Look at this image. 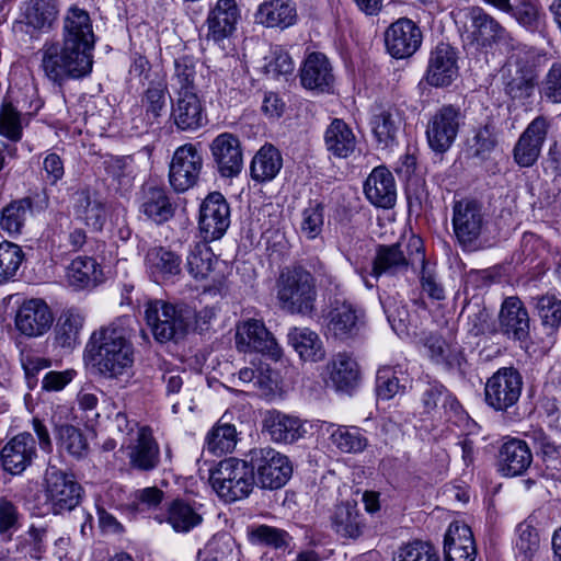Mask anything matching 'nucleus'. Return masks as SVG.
<instances>
[{
	"label": "nucleus",
	"instance_id": "obj_1",
	"mask_svg": "<svg viewBox=\"0 0 561 561\" xmlns=\"http://www.w3.org/2000/svg\"><path fill=\"white\" fill-rule=\"evenodd\" d=\"M94 44L89 13L71 7L64 19L61 41H47L38 51L44 77L58 88L87 78L93 68Z\"/></svg>",
	"mask_w": 561,
	"mask_h": 561
},
{
	"label": "nucleus",
	"instance_id": "obj_2",
	"mask_svg": "<svg viewBox=\"0 0 561 561\" xmlns=\"http://www.w3.org/2000/svg\"><path fill=\"white\" fill-rule=\"evenodd\" d=\"M85 350L104 378L117 379L134 365V346L121 320L94 331Z\"/></svg>",
	"mask_w": 561,
	"mask_h": 561
},
{
	"label": "nucleus",
	"instance_id": "obj_3",
	"mask_svg": "<svg viewBox=\"0 0 561 561\" xmlns=\"http://www.w3.org/2000/svg\"><path fill=\"white\" fill-rule=\"evenodd\" d=\"M277 299L283 310L291 314H310L317 299L316 280L301 266L285 268L276 282Z\"/></svg>",
	"mask_w": 561,
	"mask_h": 561
},
{
	"label": "nucleus",
	"instance_id": "obj_4",
	"mask_svg": "<svg viewBox=\"0 0 561 561\" xmlns=\"http://www.w3.org/2000/svg\"><path fill=\"white\" fill-rule=\"evenodd\" d=\"M209 482L221 500L232 503L250 495L255 484V474L250 460L229 457L210 469Z\"/></svg>",
	"mask_w": 561,
	"mask_h": 561
},
{
	"label": "nucleus",
	"instance_id": "obj_5",
	"mask_svg": "<svg viewBox=\"0 0 561 561\" xmlns=\"http://www.w3.org/2000/svg\"><path fill=\"white\" fill-rule=\"evenodd\" d=\"M186 310L162 299L150 300L145 306V318L153 337L160 342L176 341L185 335L190 317Z\"/></svg>",
	"mask_w": 561,
	"mask_h": 561
},
{
	"label": "nucleus",
	"instance_id": "obj_6",
	"mask_svg": "<svg viewBox=\"0 0 561 561\" xmlns=\"http://www.w3.org/2000/svg\"><path fill=\"white\" fill-rule=\"evenodd\" d=\"M83 489L73 474L55 466L45 472V497L48 510L54 515H61L75 510L81 502Z\"/></svg>",
	"mask_w": 561,
	"mask_h": 561
},
{
	"label": "nucleus",
	"instance_id": "obj_7",
	"mask_svg": "<svg viewBox=\"0 0 561 561\" xmlns=\"http://www.w3.org/2000/svg\"><path fill=\"white\" fill-rule=\"evenodd\" d=\"M365 318L360 307L350 300L335 298L324 316L325 334L337 341L353 340L365 327Z\"/></svg>",
	"mask_w": 561,
	"mask_h": 561
},
{
	"label": "nucleus",
	"instance_id": "obj_8",
	"mask_svg": "<svg viewBox=\"0 0 561 561\" xmlns=\"http://www.w3.org/2000/svg\"><path fill=\"white\" fill-rule=\"evenodd\" d=\"M248 456L263 489H279L291 476L289 459L271 447L251 449Z\"/></svg>",
	"mask_w": 561,
	"mask_h": 561
},
{
	"label": "nucleus",
	"instance_id": "obj_9",
	"mask_svg": "<svg viewBox=\"0 0 561 561\" xmlns=\"http://www.w3.org/2000/svg\"><path fill=\"white\" fill-rule=\"evenodd\" d=\"M522 389L520 373L514 367H502L485 382V403L497 412H506L518 402Z\"/></svg>",
	"mask_w": 561,
	"mask_h": 561
},
{
	"label": "nucleus",
	"instance_id": "obj_10",
	"mask_svg": "<svg viewBox=\"0 0 561 561\" xmlns=\"http://www.w3.org/2000/svg\"><path fill=\"white\" fill-rule=\"evenodd\" d=\"M463 118L460 106L444 104L437 108L426 126L430 148L438 153L446 152L455 142Z\"/></svg>",
	"mask_w": 561,
	"mask_h": 561
},
{
	"label": "nucleus",
	"instance_id": "obj_11",
	"mask_svg": "<svg viewBox=\"0 0 561 561\" xmlns=\"http://www.w3.org/2000/svg\"><path fill=\"white\" fill-rule=\"evenodd\" d=\"M203 169V157L196 145L184 144L175 149L170 168L169 182L178 193L194 187Z\"/></svg>",
	"mask_w": 561,
	"mask_h": 561
},
{
	"label": "nucleus",
	"instance_id": "obj_12",
	"mask_svg": "<svg viewBox=\"0 0 561 561\" xmlns=\"http://www.w3.org/2000/svg\"><path fill=\"white\" fill-rule=\"evenodd\" d=\"M209 150L214 167L221 178L232 179L241 173L243 152L238 136L227 131L221 133L211 140Z\"/></svg>",
	"mask_w": 561,
	"mask_h": 561
},
{
	"label": "nucleus",
	"instance_id": "obj_13",
	"mask_svg": "<svg viewBox=\"0 0 561 561\" xmlns=\"http://www.w3.org/2000/svg\"><path fill=\"white\" fill-rule=\"evenodd\" d=\"M550 123L545 116L534 118L520 134L513 148L514 162L520 168H530L538 161L546 141Z\"/></svg>",
	"mask_w": 561,
	"mask_h": 561
},
{
	"label": "nucleus",
	"instance_id": "obj_14",
	"mask_svg": "<svg viewBox=\"0 0 561 561\" xmlns=\"http://www.w3.org/2000/svg\"><path fill=\"white\" fill-rule=\"evenodd\" d=\"M420 26L408 18H401L391 23L385 33L387 51L397 59L413 56L422 45Z\"/></svg>",
	"mask_w": 561,
	"mask_h": 561
},
{
	"label": "nucleus",
	"instance_id": "obj_15",
	"mask_svg": "<svg viewBox=\"0 0 561 561\" xmlns=\"http://www.w3.org/2000/svg\"><path fill=\"white\" fill-rule=\"evenodd\" d=\"M236 345L240 352L255 351L274 359L282 356V348L263 321L249 319L237 327Z\"/></svg>",
	"mask_w": 561,
	"mask_h": 561
},
{
	"label": "nucleus",
	"instance_id": "obj_16",
	"mask_svg": "<svg viewBox=\"0 0 561 561\" xmlns=\"http://www.w3.org/2000/svg\"><path fill=\"white\" fill-rule=\"evenodd\" d=\"M199 229L205 240L221 238L230 226V206L219 192L209 193L201 205Z\"/></svg>",
	"mask_w": 561,
	"mask_h": 561
},
{
	"label": "nucleus",
	"instance_id": "obj_17",
	"mask_svg": "<svg viewBox=\"0 0 561 561\" xmlns=\"http://www.w3.org/2000/svg\"><path fill=\"white\" fill-rule=\"evenodd\" d=\"M484 224L482 205L474 199H461L453 207L454 232L460 244L471 245L481 234Z\"/></svg>",
	"mask_w": 561,
	"mask_h": 561
},
{
	"label": "nucleus",
	"instance_id": "obj_18",
	"mask_svg": "<svg viewBox=\"0 0 561 561\" xmlns=\"http://www.w3.org/2000/svg\"><path fill=\"white\" fill-rule=\"evenodd\" d=\"M410 264L411 259L404 254L399 243L379 245L373 260L371 270L360 268L357 270V273L360 275L365 286L373 288L375 285L370 283L368 276L378 279L382 275H402L408 272Z\"/></svg>",
	"mask_w": 561,
	"mask_h": 561
},
{
	"label": "nucleus",
	"instance_id": "obj_19",
	"mask_svg": "<svg viewBox=\"0 0 561 561\" xmlns=\"http://www.w3.org/2000/svg\"><path fill=\"white\" fill-rule=\"evenodd\" d=\"M171 118L178 129L195 131L204 127L208 119L202 100L196 92H175L171 101Z\"/></svg>",
	"mask_w": 561,
	"mask_h": 561
},
{
	"label": "nucleus",
	"instance_id": "obj_20",
	"mask_svg": "<svg viewBox=\"0 0 561 561\" xmlns=\"http://www.w3.org/2000/svg\"><path fill=\"white\" fill-rule=\"evenodd\" d=\"M139 211L147 219L162 225L174 216L175 205L163 185L147 182L140 188Z\"/></svg>",
	"mask_w": 561,
	"mask_h": 561
},
{
	"label": "nucleus",
	"instance_id": "obj_21",
	"mask_svg": "<svg viewBox=\"0 0 561 561\" xmlns=\"http://www.w3.org/2000/svg\"><path fill=\"white\" fill-rule=\"evenodd\" d=\"M36 456V442L33 435L26 432L12 437L0 450L2 468L11 474L24 472Z\"/></svg>",
	"mask_w": 561,
	"mask_h": 561
},
{
	"label": "nucleus",
	"instance_id": "obj_22",
	"mask_svg": "<svg viewBox=\"0 0 561 561\" xmlns=\"http://www.w3.org/2000/svg\"><path fill=\"white\" fill-rule=\"evenodd\" d=\"M54 321L48 305L38 298L25 300L15 314V327L24 335L33 337L47 332Z\"/></svg>",
	"mask_w": 561,
	"mask_h": 561
},
{
	"label": "nucleus",
	"instance_id": "obj_23",
	"mask_svg": "<svg viewBox=\"0 0 561 561\" xmlns=\"http://www.w3.org/2000/svg\"><path fill=\"white\" fill-rule=\"evenodd\" d=\"M301 85L317 93H329L334 84V73L329 58L318 51L309 54L299 69Z\"/></svg>",
	"mask_w": 561,
	"mask_h": 561
},
{
	"label": "nucleus",
	"instance_id": "obj_24",
	"mask_svg": "<svg viewBox=\"0 0 561 561\" xmlns=\"http://www.w3.org/2000/svg\"><path fill=\"white\" fill-rule=\"evenodd\" d=\"M458 75L457 55L455 49L439 43L430 54L425 79L430 85L447 87Z\"/></svg>",
	"mask_w": 561,
	"mask_h": 561
},
{
	"label": "nucleus",
	"instance_id": "obj_25",
	"mask_svg": "<svg viewBox=\"0 0 561 561\" xmlns=\"http://www.w3.org/2000/svg\"><path fill=\"white\" fill-rule=\"evenodd\" d=\"M500 332L519 342H526L529 336V316L518 297H507L499 314Z\"/></svg>",
	"mask_w": 561,
	"mask_h": 561
},
{
	"label": "nucleus",
	"instance_id": "obj_26",
	"mask_svg": "<svg viewBox=\"0 0 561 561\" xmlns=\"http://www.w3.org/2000/svg\"><path fill=\"white\" fill-rule=\"evenodd\" d=\"M239 18L240 10L236 0H217L207 15V37L215 42L229 37L234 32Z\"/></svg>",
	"mask_w": 561,
	"mask_h": 561
},
{
	"label": "nucleus",
	"instance_id": "obj_27",
	"mask_svg": "<svg viewBox=\"0 0 561 561\" xmlns=\"http://www.w3.org/2000/svg\"><path fill=\"white\" fill-rule=\"evenodd\" d=\"M364 193L377 207H393L397 201V186L392 173L386 167L375 168L364 183Z\"/></svg>",
	"mask_w": 561,
	"mask_h": 561
},
{
	"label": "nucleus",
	"instance_id": "obj_28",
	"mask_svg": "<svg viewBox=\"0 0 561 561\" xmlns=\"http://www.w3.org/2000/svg\"><path fill=\"white\" fill-rule=\"evenodd\" d=\"M297 5L294 0H266L254 13L255 23L270 28L285 30L296 24Z\"/></svg>",
	"mask_w": 561,
	"mask_h": 561
},
{
	"label": "nucleus",
	"instance_id": "obj_29",
	"mask_svg": "<svg viewBox=\"0 0 561 561\" xmlns=\"http://www.w3.org/2000/svg\"><path fill=\"white\" fill-rule=\"evenodd\" d=\"M128 449L131 469L148 472L154 470L160 463V448L148 427H141L138 431L137 439Z\"/></svg>",
	"mask_w": 561,
	"mask_h": 561
},
{
	"label": "nucleus",
	"instance_id": "obj_30",
	"mask_svg": "<svg viewBox=\"0 0 561 561\" xmlns=\"http://www.w3.org/2000/svg\"><path fill=\"white\" fill-rule=\"evenodd\" d=\"M180 255L165 247H152L145 256V266L150 278L156 283L168 280L181 274Z\"/></svg>",
	"mask_w": 561,
	"mask_h": 561
},
{
	"label": "nucleus",
	"instance_id": "obj_31",
	"mask_svg": "<svg viewBox=\"0 0 561 561\" xmlns=\"http://www.w3.org/2000/svg\"><path fill=\"white\" fill-rule=\"evenodd\" d=\"M533 462V454L526 442L518 438L506 440L499 451V469L503 476L523 474Z\"/></svg>",
	"mask_w": 561,
	"mask_h": 561
},
{
	"label": "nucleus",
	"instance_id": "obj_32",
	"mask_svg": "<svg viewBox=\"0 0 561 561\" xmlns=\"http://www.w3.org/2000/svg\"><path fill=\"white\" fill-rule=\"evenodd\" d=\"M476 545L472 531L465 524H450L445 535V561H473Z\"/></svg>",
	"mask_w": 561,
	"mask_h": 561
},
{
	"label": "nucleus",
	"instance_id": "obj_33",
	"mask_svg": "<svg viewBox=\"0 0 561 561\" xmlns=\"http://www.w3.org/2000/svg\"><path fill=\"white\" fill-rule=\"evenodd\" d=\"M77 220L101 230L106 221L105 204L90 188L78 190L72 197Z\"/></svg>",
	"mask_w": 561,
	"mask_h": 561
},
{
	"label": "nucleus",
	"instance_id": "obj_34",
	"mask_svg": "<svg viewBox=\"0 0 561 561\" xmlns=\"http://www.w3.org/2000/svg\"><path fill=\"white\" fill-rule=\"evenodd\" d=\"M59 13L57 0H27L21 7V22L36 32L49 31Z\"/></svg>",
	"mask_w": 561,
	"mask_h": 561
},
{
	"label": "nucleus",
	"instance_id": "obj_35",
	"mask_svg": "<svg viewBox=\"0 0 561 561\" xmlns=\"http://www.w3.org/2000/svg\"><path fill=\"white\" fill-rule=\"evenodd\" d=\"M329 380L337 391L348 392L358 382L359 369L356 360L346 353L336 354L327 365Z\"/></svg>",
	"mask_w": 561,
	"mask_h": 561
},
{
	"label": "nucleus",
	"instance_id": "obj_36",
	"mask_svg": "<svg viewBox=\"0 0 561 561\" xmlns=\"http://www.w3.org/2000/svg\"><path fill=\"white\" fill-rule=\"evenodd\" d=\"M327 150L336 158L350 157L356 148V137L352 128L340 118H334L324 133Z\"/></svg>",
	"mask_w": 561,
	"mask_h": 561
},
{
	"label": "nucleus",
	"instance_id": "obj_37",
	"mask_svg": "<svg viewBox=\"0 0 561 561\" xmlns=\"http://www.w3.org/2000/svg\"><path fill=\"white\" fill-rule=\"evenodd\" d=\"M288 343L305 362L317 363L325 357V350L319 335L309 328L289 330Z\"/></svg>",
	"mask_w": 561,
	"mask_h": 561
},
{
	"label": "nucleus",
	"instance_id": "obj_38",
	"mask_svg": "<svg viewBox=\"0 0 561 561\" xmlns=\"http://www.w3.org/2000/svg\"><path fill=\"white\" fill-rule=\"evenodd\" d=\"M470 16L473 28L472 35L478 44L489 46L506 38L505 27L483 9L479 7L471 8Z\"/></svg>",
	"mask_w": 561,
	"mask_h": 561
},
{
	"label": "nucleus",
	"instance_id": "obj_39",
	"mask_svg": "<svg viewBox=\"0 0 561 561\" xmlns=\"http://www.w3.org/2000/svg\"><path fill=\"white\" fill-rule=\"evenodd\" d=\"M283 167V157L273 145H264L253 157L250 165L252 180L257 183L270 182L276 178Z\"/></svg>",
	"mask_w": 561,
	"mask_h": 561
},
{
	"label": "nucleus",
	"instance_id": "obj_40",
	"mask_svg": "<svg viewBox=\"0 0 561 561\" xmlns=\"http://www.w3.org/2000/svg\"><path fill=\"white\" fill-rule=\"evenodd\" d=\"M264 424L272 440L276 443H294L298 440L305 432L302 423L298 417L280 412L270 413Z\"/></svg>",
	"mask_w": 561,
	"mask_h": 561
},
{
	"label": "nucleus",
	"instance_id": "obj_41",
	"mask_svg": "<svg viewBox=\"0 0 561 561\" xmlns=\"http://www.w3.org/2000/svg\"><path fill=\"white\" fill-rule=\"evenodd\" d=\"M102 270L96 261L89 256L75 259L67 268V279L75 289L95 287L102 280Z\"/></svg>",
	"mask_w": 561,
	"mask_h": 561
},
{
	"label": "nucleus",
	"instance_id": "obj_42",
	"mask_svg": "<svg viewBox=\"0 0 561 561\" xmlns=\"http://www.w3.org/2000/svg\"><path fill=\"white\" fill-rule=\"evenodd\" d=\"M332 526L345 538H358L363 534L364 522L356 503L345 502L335 506Z\"/></svg>",
	"mask_w": 561,
	"mask_h": 561
},
{
	"label": "nucleus",
	"instance_id": "obj_43",
	"mask_svg": "<svg viewBox=\"0 0 561 561\" xmlns=\"http://www.w3.org/2000/svg\"><path fill=\"white\" fill-rule=\"evenodd\" d=\"M331 443L342 453L359 454L368 446V439L357 426L329 424L327 427Z\"/></svg>",
	"mask_w": 561,
	"mask_h": 561
},
{
	"label": "nucleus",
	"instance_id": "obj_44",
	"mask_svg": "<svg viewBox=\"0 0 561 561\" xmlns=\"http://www.w3.org/2000/svg\"><path fill=\"white\" fill-rule=\"evenodd\" d=\"M170 99L168 83L164 79L152 80L141 96L145 115L151 123L158 122L167 108Z\"/></svg>",
	"mask_w": 561,
	"mask_h": 561
},
{
	"label": "nucleus",
	"instance_id": "obj_45",
	"mask_svg": "<svg viewBox=\"0 0 561 561\" xmlns=\"http://www.w3.org/2000/svg\"><path fill=\"white\" fill-rule=\"evenodd\" d=\"M165 520L176 533H188L202 523L203 517L190 503L176 499L169 504Z\"/></svg>",
	"mask_w": 561,
	"mask_h": 561
},
{
	"label": "nucleus",
	"instance_id": "obj_46",
	"mask_svg": "<svg viewBox=\"0 0 561 561\" xmlns=\"http://www.w3.org/2000/svg\"><path fill=\"white\" fill-rule=\"evenodd\" d=\"M204 70L203 64L193 56L183 55L174 59L172 80L176 85L175 92H196V80Z\"/></svg>",
	"mask_w": 561,
	"mask_h": 561
},
{
	"label": "nucleus",
	"instance_id": "obj_47",
	"mask_svg": "<svg viewBox=\"0 0 561 561\" xmlns=\"http://www.w3.org/2000/svg\"><path fill=\"white\" fill-rule=\"evenodd\" d=\"M32 206L30 197L12 201L1 210L0 228L9 236L20 234Z\"/></svg>",
	"mask_w": 561,
	"mask_h": 561
},
{
	"label": "nucleus",
	"instance_id": "obj_48",
	"mask_svg": "<svg viewBox=\"0 0 561 561\" xmlns=\"http://www.w3.org/2000/svg\"><path fill=\"white\" fill-rule=\"evenodd\" d=\"M248 539L252 545L275 550L288 549L293 540L286 530L264 524L249 527Z\"/></svg>",
	"mask_w": 561,
	"mask_h": 561
},
{
	"label": "nucleus",
	"instance_id": "obj_49",
	"mask_svg": "<svg viewBox=\"0 0 561 561\" xmlns=\"http://www.w3.org/2000/svg\"><path fill=\"white\" fill-rule=\"evenodd\" d=\"M24 261L21 245L7 240L0 242V285L14 282Z\"/></svg>",
	"mask_w": 561,
	"mask_h": 561
},
{
	"label": "nucleus",
	"instance_id": "obj_50",
	"mask_svg": "<svg viewBox=\"0 0 561 561\" xmlns=\"http://www.w3.org/2000/svg\"><path fill=\"white\" fill-rule=\"evenodd\" d=\"M370 125L377 142L383 147H389L396 140L401 119L397 111L383 110L373 116Z\"/></svg>",
	"mask_w": 561,
	"mask_h": 561
},
{
	"label": "nucleus",
	"instance_id": "obj_51",
	"mask_svg": "<svg viewBox=\"0 0 561 561\" xmlns=\"http://www.w3.org/2000/svg\"><path fill=\"white\" fill-rule=\"evenodd\" d=\"M510 15L528 32L540 33L546 27V15L540 5L530 0H522L513 7Z\"/></svg>",
	"mask_w": 561,
	"mask_h": 561
},
{
	"label": "nucleus",
	"instance_id": "obj_52",
	"mask_svg": "<svg viewBox=\"0 0 561 561\" xmlns=\"http://www.w3.org/2000/svg\"><path fill=\"white\" fill-rule=\"evenodd\" d=\"M238 442L236 426L229 423L219 422L207 434L205 448L214 455L231 453Z\"/></svg>",
	"mask_w": 561,
	"mask_h": 561
},
{
	"label": "nucleus",
	"instance_id": "obj_53",
	"mask_svg": "<svg viewBox=\"0 0 561 561\" xmlns=\"http://www.w3.org/2000/svg\"><path fill=\"white\" fill-rule=\"evenodd\" d=\"M399 375H403L402 365L379 367L376 375V393L379 399L390 400L405 391V385L401 383Z\"/></svg>",
	"mask_w": 561,
	"mask_h": 561
},
{
	"label": "nucleus",
	"instance_id": "obj_54",
	"mask_svg": "<svg viewBox=\"0 0 561 561\" xmlns=\"http://www.w3.org/2000/svg\"><path fill=\"white\" fill-rule=\"evenodd\" d=\"M57 444L61 451L81 459L88 455L89 444L83 433L76 426L65 424L57 428Z\"/></svg>",
	"mask_w": 561,
	"mask_h": 561
},
{
	"label": "nucleus",
	"instance_id": "obj_55",
	"mask_svg": "<svg viewBox=\"0 0 561 561\" xmlns=\"http://www.w3.org/2000/svg\"><path fill=\"white\" fill-rule=\"evenodd\" d=\"M23 515L16 503L7 496H0V537L4 541H11L15 531L22 525Z\"/></svg>",
	"mask_w": 561,
	"mask_h": 561
},
{
	"label": "nucleus",
	"instance_id": "obj_56",
	"mask_svg": "<svg viewBox=\"0 0 561 561\" xmlns=\"http://www.w3.org/2000/svg\"><path fill=\"white\" fill-rule=\"evenodd\" d=\"M214 253L205 243H196L187 255V270L194 278H205L213 270Z\"/></svg>",
	"mask_w": 561,
	"mask_h": 561
},
{
	"label": "nucleus",
	"instance_id": "obj_57",
	"mask_svg": "<svg viewBox=\"0 0 561 561\" xmlns=\"http://www.w3.org/2000/svg\"><path fill=\"white\" fill-rule=\"evenodd\" d=\"M324 224V206L318 201H310L301 211L300 231L309 240L322 232Z\"/></svg>",
	"mask_w": 561,
	"mask_h": 561
},
{
	"label": "nucleus",
	"instance_id": "obj_58",
	"mask_svg": "<svg viewBox=\"0 0 561 561\" xmlns=\"http://www.w3.org/2000/svg\"><path fill=\"white\" fill-rule=\"evenodd\" d=\"M21 113L10 101L3 100L0 107V135L11 141H20L22 138Z\"/></svg>",
	"mask_w": 561,
	"mask_h": 561
},
{
	"label": "nucleus",
	"instance_id": "obj_59",
	"mask_svg": "<svg viewBox=\"0 0 561 561\" xmlns=\"http://www.w3.org/2000/svg\"><path fill=\"white\" fill-rule=\"evenodd\" d=\"M536 309L542 325L556 331L561 324V300L553 295H546L536 299Z\"/></svg>",
	"mask_w": 561,
	"mask_h": 561
},
{
	"label": "nucleus",
	"instance_id": "obj_60",
	"mask_svg": "<svg viewBox=\"0 0 561 561\" xmlns=\"http://www.w3.org/2000/svg\"><path fill=\"white\" fill-rule=\"evenodd\" d=\"M542 100L551 104L561 103V61H554L539 84Z\"/></svg>",
	"mask_w": 561,
	"mask_h": 561
},
{
	"label": "nucleus",
	"instance_id": "obj_61",
	"mask_svg": "<svg viewBox=\"0 0 561 561\" xmlns=\"http://www.w3.org/2000/svg\"><path fill=\"white\" fill-rule=\"evenodd\" d=\"M396 561H440L437 550L426 541L414 540L402 546Z\"/></svg>",
	"mask_w": 561,
	"mask_h": 561
},
{
	"label": "nucleus",
	"instance_id": "obj_62",
	"mask_svg": "<svg viewBox=\"0 0 561 561\" xmlns=\"http://www.w3.org/2000/svg\"><path fill=\"white\" fill-rule=\"evenodd\" d=\"M264 70L266 75L273 78L279 76L291 75L295 66L289 54L282 47H274L271 49L270 55L265 57Z\"/></svg>",
	"mask_w": 561,
	"mask_h": 561
},
{
	"label": "nucleus",
	"instance_id": "obj_63",
	"mask_svg": "<svg viewBox=\"0 0 561 561\" xmlns=\"http://www.w3.org/2000/svg\"><path fill=\"white\" fill-rule=\"evenodd\" d=\"M516 550L523 561H530L539 549V536L529 524H519L517 527Z\"/></svg>",
	"mask_w": 561,
	"mask_h": 561
},
{
	"label": "nucleus",
	"instance_id": "obj_64",
	"mask_svg": "<svg viewBox=\"0 0 561 561\" xmlns=\"http://www.w3.org/2000/svg\"><path fill=\"white\" fill-rule=\"evenodd\" d=\"M87 243V233L81 228H75L68 233L58 234L53 239V250L59 255L80 251Z\"/></svg>",
	"mask_w": 561,
	"mask_h": 561
}]
</instances>
